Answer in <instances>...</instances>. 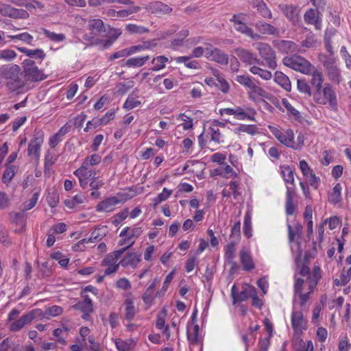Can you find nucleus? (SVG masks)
<instances>
[{
	"label": "nucleus",
	"instance_id": "obj_10",
	"mask_svg": "<svg viewBox=\"0 0 351 351\" xmlns=\"http://www.w3.org/2000/svg\"><path fill=\"white\" fill-rule=\"evenodd\" d=\"M234 53L239 60L245 65H265L263 61L258 58L257 56L249 49L239 47L234 49Z\"/></svg>",
	"mask_w": 351,
	"mask_h": 351
},
{
	"label": "nucleus",
	"instance_id": "obj_34",
	"mask_svg": "<svg viewBox=\"0 0 351 351\" xmlns=\"http://www.w3.org/2000/svg\"><path fill=\"white\" fill-rule=\"evenodd\" d=\"M101 160V157L99 154H92L85 158L79 169H84V171H86L89 167L98 165Z\"/></svg>",
	"mask_w": 351,
	"mask_h": 351
},
{
	"label": "nucleus",
	"instance_id": "obj_64",
	"mask_svg": "<svg viewBox=\"0 0 351 351\" xmlns=\"http://www.w3.org/2000/svg\"><path fill=\"white\" fill-rule=\"evenodd\" d=\"M47 201L48 204L51 207H56L59 202V195L58 193L53 191L48 193L47 197Z\"/></svg>",
	"mask_w": 351,
	"mask_h": 351
},
{
	"label": "nucleus",
	"instance_id": "obj_18",
	"mask_svg": "<svg viewBox=\"0 0 351 351\" xmlns=\"http://www.w3.org/2000/svg\"><path fill=\"white\" fill-rule=\"evenodd\" d=\"M278 7L282 13L286 16V17L293 23H296L299 21L300 9L298 6H294L293 5L280 4Z\"/></svg>",
	"mask_w": 351,
	"mask_h": 351
},
{
	"label": "nucleus",
	"instance_id": "obj_16",
	"mask_svg": "<svg viewBox=\"0 0 351 351\" xmlns=\"http://www.w3.org/2000/svg\"><path fill=\"white\" fill-rule=\"evenodd\" d=\"M319 11L313 8L306 10L304 15V20L306 23L313 25L316 29L322 28V19L319 16Z\"/></svg>",
	"mask_w": 351,
	"mask_h": 351
},
{
	"label": "nucleus",
	"instance_id": "obj_36",
	"mask_svg": "<svg viewBox=\"0 0 351 351\" xmlns=\"http://www.w3.org/2000/svg\"><path fill=\"white\" fill-rule=\"evenodd\" d=\"M89 29L94 34H100L106 32L104 22L101 19H91L88 22Z\"/></svg>",
	"mask_w": 351,
	"mask_h": 351
},
{
	"label": "nucleus",
	"instance_id": "obj_4",
	"mask_svg": "<svg viewBox=\"0 0 351 351\" xmlns=\"http://www.w3.org/2000/svg\"><path fill=\"white\" fill-rule=\"evenodd\" d=\"M23 72L25 81L37 82L45 78L43 71L38 69L34 61L27 59L23 62Z\"/></svg>",
	"mask_w": 351,
	"mask_h": 351
},
{
	"label": "nucleus",
	"instance_id": "obj_30",
	"mask_svg": "<svg viewBox=\"0 0 351 351\" xmlns=\"http://www.w3.org/2000/svg\"><path fill=\"white\" fill-rule=\"evenodd\" d=\"M237 241H231L226 246L225 249L224 257L229 264H232L233 266H237V263L233 261L235 257V246L237 245Z\"/></svg>",
	"mask_w": 351,
	"mask_h": 351
},
{
	"label": "nucleus",
	"instance_id": "obj_6",
	"mask_svg": "<svg viewBox=\"0 0 351 351\" xmlns=\"http://www.w3.org/2000/svg\"><path fill=\"white\" fill-rule=\"evenodd\" d=\"M282 62L284 65L304 74H308L312 71L311 64L300 56L285 57Z\"/></svg>",
	"mask_w": 351,
	"mask_h": 351
},
{
	"label": "nucleus",
	"instance_id": "obj_8",
	"mask_svg": "<svg viewBox=\"0 0 351 351\" xmlns=\"http://www.w3.org/2000/svg\"><path fill=\"white\" fill-rule=\"evenodd\" d=\"M132 193H123L120 195L122 197L121 199H118L117 197H108L101 202H99L97 206V211H104V212H110L113 210L114 207L121 202L122 201H125L128 199H131L137 193L136 191H132Z\"/></svg>",
	"mask_w": 351,
	"mask_h": 351
},
{
	"label": "nucleus",
	"instance_id": "obj_26",
	"mask_svg": "<svg viewBox=\"0 0 351 351\" xmlns=\"http://www.w3.org/2000/svg\"><path fill=\"white\" fill-rule=\"evenodd\" d=\"M294 191L291 187H287L285 210L288 215H292L295 210L293 203Z\"/></svg>",
	"mask_w": 351,
	"mask_h": 351
},
{
	"label": "nucleus",
	"instance_id": "obj_46",
	"mask_svg": "<svg viewBox=\"0 0 351 351\" xmlns=\"http://www.w3.org/2000/svg\"><path fill=\"white\" fill-rule=\"evenodd\" d=\"M143 300L147 306H150L154 300V282H152L142 296Z\"/></svg>",
	"mask_w": 351,
	"mask_h": 351
},
{
	"label": "nucleus",
	"instance_id": "obj_12",
	"mask_svg": "<svg viewBox=\"0 0 351 351\" xmlns=\"http://www.w3.org/2000/svg\"><path fill=\"white\" fill-rule=\"evenodd\" d=\"M231 21L234 22V27L237 31L245 34L252 40H258L262 38V36L260 34L255 33L251 27L247 25L246 23L239 20L237 15H234L232 16Z\"/></svg>",
	"mask_w": 351,
	"mask_h": 351
},
{
	"label": "nucleus",
	"instance_id": "obj_52",
	"mask_svg": "<svg viewBox=\"0 0 351 351\" xmlns=\"http://www.w3.org/2000/svg\"><path fill=\"white\" fill-rule=\"evenodd\" d=\"M38 196H39V193L38 192L34 193L33 194L32 198L29 200L24 202L21 206V210L25 211V210H30L32 208H34L36 206V202H37L38 199Z\"/></svg>",
	"mask_w": 351,
	"mask_h": 351
},
{
	"label": "nucleus",
	"instance_id": "obj_49",
	"mask_svg": "<svg viewBox=\"0 0 351 351\" xmlns=\"http://www.w3.org/2000/svg\"><path fill=\"white\" fill-rule=\"evenodd\" d=\"M172 11V8L167 4L162 2H155V14L161 16L162 14L170 13Z\"/></svg>",
	"mask_w": 351,
	"mask_h": 351
},
{
	"label": "nucleus",
	"instance_id": "obj_55",
	"mask_svg": "<svg viewBox=\"0 0 351 351\" xmlns=\"http://www.w3.org/2000/svg\"><path fill=\"white\" fill-rule=\"evenodd\" d=\"M15 174V166H8L6 165V169L5 171L3 172V176H2V182L4 184L9 183L12 178L14 177Z\"/></svg>",
	"mask_w": 351,
	"mask_h": 351
},
{
	"label": "nucleus",
	"instance_id": "obj_47",
	"mask_svg": "<svg viewBox=\"0 0 351 351\" xmlns=\"http://www.w3.org/2000/svg\"><path fill=\"white\" fill-rule=\"evenodd\" d=\"M73 173L78 178L81 187L85 189L87 186L88 179L86 171H84V169H77Z\"/></svg>",
	"mask_w": 351,
	"mask_h": 351
},
{
	"label": "nucleus",
	"instance_id": "obj_24",
	"mask_svg": "<svg viewBox=\"0 0 351 351\" xmlns=\"http://www.w3.org/2000/svg\"><path fill=\"white\" fill-rule=\"evenodd\" d=\"M106 234V227L95 228L88 239H84L79 242L80 244L93 243L101 240Z\"/></svg>",
	"mask_w": 351,
	"mask_h": 351
},
{
	"label": "nucleus",
	"instance_id": "obj_59",
	"mask_svg": "<svg viewBox=\"0 0 351 351\" xmlns=\"http://www.w3.org/2000/svg\"><path fill=\"white\" fill-rule=\"evenodd\" d=\"M28 317H30L31 322L34 320L36 318H40V319H49V317L46 314V310L45 311H43L40 308L34 309L28 313H27Z\"/></svg>",
	"mask_w": 351,
	"mask_h": 351
},
{
	"label": "nucleus",
	"instance_id": "obj_61",
	"mask_svg": "<svg viewBox=\"0 0 351 351\" xmlns=\"http://www.w3.org/2000/svg\"><path fill=\"white\" fill-rule=\"evenodd\" d=\"M178 119L182 121L181 125L182 126L184 130H190L193 128V119L190 117L185 114L184 113L180 114L179 115Z\"/></svg>",
	"mask_w": 351,
	"mask_h": 351
},
{
	"label": "nucleus",
	"instance_id": "obj_51",
	"mask_svg": "<svg viewBox=\"0 0 351 351\" xmlns=\"http://www.w3.org/2000/svg\"><path fill=\"white\" fill-rule=\"evenodd\" d=\"M46 37L53 42H61L65 40V35L63 34H56L50 32L45 28L41 29Z\"/></svg>",
	"mask_w": 351,
	"mask_h": 351
},
{
	"label": "nucleus",
	"instance_id": "obj_63",
	"mask_svg": "<svg viewBox=\"0 0 351 351\" xmlns=\"http://www.w3.org/2000/svg\"><path fill=\"white\" fill-rule=\"evenodd\" d=\"M115 345L117 348L120 351H128L130 349L132 346V341H123L120 339H117L115 341Z\"/></svg>",
	"mask_w": 351,
	"mask_h": 351
},
{
	"label": "nucleus",
	"instance_id": "obj_20",
	"mask_svg": "<svg viewBox=\"0 0 351 351\" xmlns=\"http://www.w3.org/2000/svg\"><path fill=\"white\" fill-rule=\"evenodd\" d=\"M273 43L274 47L283 53H293L298 51V45L291 40H275Z\"/></svg>",
	"mask_w": 351,
	"mask_h": 351
},
{
	"label": "nucleus",
	"instance_id": "obj_29",
	"mask_svg": "<svg viewBox=\"0 0 351 351\" xmlns=\"http://www.w3.org/2000/svg\"><path fill=\"white\" fill-rule=\"evenodd\" d=\"M283 137L279 139V141L288 147L294 149H299V146L295 145L294 133L292 130H287L282 133Z\"/></svg>",
	"mask_w": 351,
	"mask_h": 351
},
{
	"label": "nucleus",
	"instance_id": "obj_31",
	"mask_svg": "<svg viewBox=\"0 0 351 351\" xmlns=\"http://www.w3.org/2000/svg\"><path fill=\"white\" fill-rule=\"evenodd\" d=\"M124 305L125 306V317L128 321H131L134 319L137 311L134 302L131 298H128L125 299Z\"/></svg>",
	"mask_w": 351,
	"mask_h": 351
},
{
	"label": "nucleus",
	"instance_id": "obj_50",
	"mask_svg": "<svg viewBox=\"0 0 351 351\" xmlns=\"http://www.w3.org/2000/svg\"><path fill=\"white\" fill-rule=\"evenodd\" d=\"M235 130L237 133L242 132L247 133L250 135H254L258 133V128L254 125L241 124L238 128L235 129Z\"/></svg>",
	"mask_w": 351,
	"mask_h": 351
},
{
	"label": "nucleus",
	"instance_id": "obj_48",
	"mask_svg": "<svg viewBox=\"0 0 351 351\" xmlns=\"http://www.w3.org/2000/svg\"><path fill=\"white\" fill-rule=\"evenodd\" d=\"M149 59V56H145L141 58H130L126 62V65L129 67H138L143 66L145 62Z\"/></svg>",
	"mask_w": 351,
	"mask_h": 351
},
{
	"label": "nucleus",
	"instance_id": "obj_2",
	"mask_svg": "<svg viewBox=\"0 0 351 351\" xmlns=\"http://www.w3.org/2000/svg\"><path fill=\"white\" fill-rule=\"evenodd\" d=\"M314 101L322 105L329 104L330 108L335 111L337 110V100L335 90L329 84H325L324 86L319 91L313 92Z\"/></svg>",
	"mask_w": 351,
	"mask_h": 351
},
{
	"label": "nucleus",
	"instance_id": "obj_21",
	"mask_svg": "<svg viewBox=\"0 0 351 351\" xmlns=\"http://www.w3.org/2000/svg\"><path fill=\"white\" fill-rule=\"evenodd\" d=\"M73 307L84 313L82 316L83 319H86L87 316L93 311L92 300L87 295H84V300L77 302Z\"/></svg>",
	"mask_w": 351,
	"mask_h": 351
},
{
	"label": "nucleus",
	"instance_id": "obj_22",
	"mask_svg": "<svg viewBox=\"0 0 351 351\" xmlns=\"http://www.w3.org/2000/svg\"><path fill=\"white\" fill-rule=\"evenodd\" d=\"M43 143V139L41 136L34 137L28 145V155L32 156L36 159L39 158L40 146Z\"/></svg>",
	"mask_w": 351,
	"mask_h": 351
},
{
	"label": "nucleus",
	"instance_id": "obj_45",
	"mask_svg": "<svg viewBox=\"0 0 351 351\" xmlns=\"http://www.w3.org/2000/svg\"><path fill=\"white\" fill-rule=\"evenodd\" d=\"M85 199L84 195L82 194L76 195L71 199H66L64 204L68 208H73L75 205L84 203Z\"/></svg>",
	"mask_w": 351,
	"mask_h": 351
},
{
	"label": "nucleus",
	"instance_id": "obj_19",
	"mask_svg": "<svg viewBox=\"0 0 351 351\" xmlns=\"http://www.w3.org/2000/svg\"><path fill=\"white\" fill-rule=\"evenodd\" d=\"M141 254L138 252H128L119 261L120 265L123 267L131 266L136 268L141 261Z\"/></svg>",
	"mask_w": 351,
	"mask_h": 351
},
{
	"label": "nucleus",
	"instance_id": "obj_44",
	"mask_svg": "<svg viewBox=\"0 0 351 351\" xmlns=\"http://www.w3.org/2000/svg\"><path fill=\"white\" fill-rule=\"evenodd\" d=\"M8 2L18 6H25L26 8L41 7V3L38 1L29 0H7Z\"/></svg>",
	"mask_w": 351,
	"mask_h": 351
},
{
	"label": "nucleus",
	"instance_id": "obj_32",
	"mask_svg": "<svg viewBox=\"0 0 351 351\" xmlns=\"http://www.w3.org/2000/svg\"><path fill=\"white\" fill-rule=\"evenodd\" d=\"M324 82V77L321 72L317 71H313L311 80V84L313 87V92H317L322 88V84Z\"/></svg>",
	"mask_w": 351,
	"mask_h": 351
},
{
	"label": "nucleus",
	"instance_id": "obj_62",
	"mask_svg": "<svg viewBox=\"0 0 351 351\" xmlns=\"http://www.w3.org/2000/svg\"><path fill=\"white\" fill-rule=\"evenodd\" d=\"M216 81L217 83L215 86L217 87L219 90L222 91L223 93H227L229 91L230 85L223 77L217 76Z\"/></svg>",
	"mask_w": 351,
	"mask_h": 351
},
{
	"label": "nucleus",
	"instance_id": "obj_60",
	"mask_svg": "<svg viewBox=\"0 0 351 351\" xmlns=\"http://www.w3.org/2000/svg\"><path fill=\"white\" fill-rule=\"evenodd\" d=\"M230 239L231 241H237V243L239 242V241L241 239V221H237L234 225L232 226L231 229V234H230Z\"/></svg>",
	"mask_w": 351,
	"mask_h": 351
},
{
	"label": "nucleus",
	"instance_id": "obj_39",
	"mask_svg": "<svg viewBox=\"0 0 351 351\" xmlns=\"http://www.w3.org/2000/svg\"><path fill=\"white\" fill-rule=\"evenodd\" d=\"M104 184V182L101 180H93L90 183V187L92 190L90 193V196L94 199H97L100 196V192L98 191V189L103 186Z\"/></svg>",
	"mask_w": 351,
	"mask_h": 351
},
{
	"label": "nucleus",
	"instance_id": "obj_58",
	"mask_svg": "<svg viewBox=\"0 0 351 351\" xmlns=\"http://www.w3.org/2000/svg\"><path fill=\"white\" fill-rule=\"evenodd\" d=\"M317 39L315 38V35L311 32H310L306 36L305 39L302 41L301 46L306 48H311L315 47Z\"/></svg>",
	"mask_w": 351,
	"mask_h": 351
},
{
	"label": "nucleus",
	"instance_id": "obj_7",
	"mask_svg": "<svg viewBox=\"0 0 351 351\" xmlns=\"http://www.w3.org/2000/svg\"><path fill=\"white\" fill-rule=\"evenodd\" d=\"M142 232L141 228L130 229L129 227H125L123 228L119 234L122 238L119 241V245L123 246L120 250L125 252L134 243L136 239L142 234Z\"/></svg>",
	"mask_w": 351,
	"mask_h": 351
},
{
	"label": "nucleus",
	"instance_id": "obj_40",
	"mask_svg": "<svg viewBox=\"0 0 351 351\" xmlns=\"http://www.w3.org/2000/svg\"><path fill=\"white\" fill-rule=\"evenodd\" d=\"M18 50L29 57H36L39 59H43L45 56L44 51L39 49H28L25 47H18Z\"/></svg>",
	"mask_w": 351,
	"mask_h": 351
},
{
	"label": "nucleus",
	"instance_id": "obj_33",
	"mask_svg": "<svg viewBox=\"0 0 351 351\" xmlns=\"http://www.w3.org/2000/svg\"><path fill=\"white\" fill-rule=\"evenodd\" d=\"M30 317L25 314L21 317L19 319L16 320L10 326L12 331L16 332L22 329L25 325L31 322Z\"/></svg>",
	"mask_w": 351,
	"mask_h": 351
},
{
	"label": "nucleus",
	"instance_id": "obj_37",
	"mask_svg": "<svg viewBox=\"0 0 351 351\" xmlns=\"http://www.w3.org/2000/svg\"><path fill=\"white\" fill-rule=\"evenodd\" d=\"M341 186L337 184L332 189V191L328 195V201L336 204L341 201Z\"/></svg>",
	"mask_w": 351,
	"mask_h": 351
},
{
	"label": "nucleus",
	"instance_id": "obj_25",
	"mask_svg": "<svg viewBox=\"0 0 351 351\" xmlns=\"http://www.w3.org/2000/svg\"><path fill=\"white\" fill-rule=\"evenodd\" d=\"M239 256L244 270L249 271L254 268V264L249 252L241 250Z\"/></svg>",
	"mask_w": 351,
	"mask_h": 351
},
{
	"label": "nucleus",
	"instance_id": "obj_42",
	"mask_svg": "<svg viewBox=\"0 0 351 351\" xmlns=\"http://www.w3.org/2000/svg\"><path fill=\"white\" fill-rule=\"evenodd\" d=\"M256 8L257 11L263 18L269 19L272 18L271 12L262 0L257 1Z\"/></svg>",
	"mask_w": 351,
	"mask_h": 351
},
{
	"label": "nucleus",
	"instance_id": "obj_54",
	"mask_svg": "<svg viewBox=\"0 0 351 351\" xmlns=\"http://www.w3.org/2000/svg\"><path fill=\"white\" fill-rule=\"evenodd\" d=\"M297 87L300 93L306 95L308 97H311L312 95L311 87L304 80H298Z\"/></svg>",
	"mask_w": 351,
	"mask_h": 351
},
{
	"label": "nucleus",
	"instance_id": "obj_23",
	"mask_svg": "<svg viewBox=\"0 0 351 351\" xmlns=\"http://www.w3.org/2000/svg\"><path fill=\"white\" fill-rule=\"evenodd\" d=\"M234 286L232 288V295L233 298V304H236L237 302L246 301L249 298H252V295H254L255 288L254 287H249L248 288L244 289L241 291L237 296L234 295Z\"/></svg>",
	"mask_w": 351,
	"mask_h": 351
},
{
	"label": "nucleus",
	"instance_id": "obj_11",
	"mask_svg": "<svg viewBox=\"0 0 351 351\" xmlns=\"http://www.w3.org/2000/svg\"><path fill=\"white\" fill-rule=\"evenodd\" d=\"M0 14L13 19H27L29 13L23 9H17L10 5L0 2Z\"/></svg>",
	"mask_w": 351,
	"mask_h": 351
},
{
	"label": "nucleus",
	"instance_id": "obj_41",
	"mask_svg": "<svg viewBox=\"0 0 351 351\" xmlns=\"http://www.w3.org/2000/svg\"><path fill=\"white\" fill-rule=\"evenodd\" d=\"M235 80L239 84L248 89H250L252 87V86L256 82L252 77L247 75H237L235 78Z\"/></svg>",
	"mask_w": 351,
	"mask_h": 351
},
{
	"label": "nucleus",
	"instance_id": "obj_14",
	"mask_svg": "<svg viewBox=\"0 0 351 351\" xmlns=\"http://www.w3.org/2000/svg\"><path fill=\"white\" fill-rule=\"evenodd\" d=\"M291 326L297 334H302L306 329V321L301 311H293L291 315Z\"/></svg>",
	"mask_w": 351,
	"mask_h": 351
},
{
	"label": "nucleus",
	"instance_id": "obj_27",
	"mask_svg": "<svg viewBox=\"0 0 351 351\" xmlns=\"http://www.w3.org/2000/svg\"><path fill=\"white\" fill-rule=\"evenodd\" d=\"M274 81L287 91H291V84L289 78L281 71H276L274 75Z\"/></svg>",
	"mask_w": 351,
	"mask_h": 351
},
{
	"label": "nucleus",
	"instance_id": "obj_28",
	"mask_svg": "<svg viewBox=\"0 0 351 351\" xmlns=\"http://www.w3.org/2000/svg\"><path fill=\"white\" fill-rule=\"evenodd\" d=\"M269 93L263 88L258 86L256 82L252 86L248 92L249 98L255 100L257 97L268 98Z\"/></svg>",
	"mask_w": 351,
	"mask_h": 351
},
{
	"label": "nucleus",
	"instance_id": "obj_5",
	"mask_svg": "<svg viewBox=\"0 0 351 351\" xmlns=\"http://www.w3.org/2000/svg\"><path fill=\"white\" fill-rule=\"evenodd\" d=\"M259 56L265 61L267 66L270 69H276L277 67L276 55L271 47L265 43H258L256 46Z\"/></svg>",
	"mask_w": 351,
	"mask_h": 351
},
{
	"label": "nucleus",
	"instance_id": "obj_15",
	"mask_svg": "<svg viewBox=\"0 0 351 351\" xmlns=\"http://www.w3.org/2000/svg\"><path fill=\"white\" fill-rule=\"evenodd\" d=\"M254 26L258 32V34L261 36V34H263L277 36L280 33V31L277 27L264 21H258L254 24Z\"/></svg>",
	"mask_w": 351,
	"mask_h": 351
},
{
	"label": "nucleus",
	"instance_id": "obj_43",
	"mask_svg": "<svg viewBox=\"0 0 351 351\" xmlns=\"http://www.w3.org/2000/svg\"><path fill=\"white\" fill-rule=\"evenodd\" d=\"M281 174L286 183L294 185L293 171L289 166L281 167Z\"/></svg>",
	"mask_w": 351,
	"mask_h": 351
},
{
	"label": "nucleus",
	"instance_id": "obj_35",
	"mask_svg": "<svg viewBox=\"0 0 351 351\" xmlns=\"http://www.w3.org/2000/svg\"><path fill=\"white\" fill-rule=\"evenodd\" d=\"M192 57L189 56H179L176 58L178 63H184L185 66L189 69H199L201 66L197 60H190Z\"/></svg>",
	"mask_w": 351,
	"mask_h": 351
},
{
	"label": "nucleus",
	"instance_id": "obj_1",
	"mask_svg": "<svg viewBox=\"0 0 351 351\" xmlns=\"http://www.w3.org/2000/svg\"><path fill=\"white\" fill-rule=\"evenodd\" d=\"M0 75L3 78L8 80L7 86L11 90H16L25 84L21 75V68L16 64L3 66L0 68Z\"/></svg>",
	"mask_w": 351,
	"mask_h": 351
},
{
	"label": "nucleus",
	"instance_id": "obj_56",
	"mask_svg": "<svg viewBox=\"0 0 351 351\" xmlns=\"http://www.w3.org/2000/svg\"><path fill=\"white\" fill-rule=\"evenodd\" d=\"M189 31L187 29L181 30L177 35V38L172 40L171 43L174 47L181 46L183 40L189 36Z\"/></svg>",
	"mask_w": 351,
	"mask_h": 351
},
{
	"label": "nucleus",
	"instance_id": "obj_57",
	"mask_svg": "<svg viewBox=\"0 0 351 351\" xmlns=\"http://www.w3.org/2000/svg\"><path fill=\"white\" fill-rule=\"evenodd\" d=\"M243 234L247 238H250L252 236L251 217L247 213L245 215V219H244Z\"/></svg>",
	"mask_w": 351,
	"mask_h": 351
},
{
	"label": "nucleus",
	"instance_id": "obj_3",
	"mask_svg": "<svg viewBox=\"0 0 351 351\" xmlns=\"http://www.w3.org/2000/svg\"><path fill=\"white\" fill-rule=\"evenodd\" d=\"M319 60L322 62L327 73L328 79L333 83L339 84L341 80V70L337 66L336 59L332 56L322 55Z\"/></svg>",
	"mask_w": 351,
	"mask_h": 351
},
{
	"label": "nucleus",
	"instance_id": "obj_9",
	"mask_svg": "<svg viewBox=\"0 0 351 351\" xmlns=\"http://www.w3.org/2000/svg\"><path fill=\"white\" fill-rule=\"evenodd\" d=\"M123 253V250H119L108 254L105 257L102 261V265L106 267L104 270L105 275H110L117 271L120 265L118 261Z\"/></svg>",
	"mask_w": 351,
	"mask_h": 351
},
{
	"label": "nucleus",
	"instance_id": "obj_38",
	"mask_svg": "<svg viewBox=\"0 0 351 351\" xmlns=\"http://www.w3.org/2000/svg\"><path fill=\"white\" fill-rule=\"evenodd\" d=\"M250 71L254 75H258L262 79L265 80H270L272 77V74L270 71L267 70L263 69L258 66L255 65L252 66L250 68Z\"/></svg>",
	"mask_w": 351,
	"mask_h": 351
},
{
	"label": "nucleus",
	"instance_id": "obj_13",
	"mask_svg": "<svg viewBox=\"0 0 351 351\" xmlns=\"http://www.w3.org/2000/svg\"><path fill=\"white\" fill-rule=\"evenodd\" d=\"M300 169L302 174L308 180L310 185L313 186L315 189H317L320 179L319 177L315 176V174L313 172L311 168L309 167V165L305 160H303L300 162Z\"/></svg>",
	"mask_w": 351,
	"mask_h": 351
},
{
	"label": "nucleus",
	"instance_id": "obj_17",
	"mask_svg": "<svg viewBox=\"0 0 351 351\" xmlns=\"http://www.w3.org/2000/svg\"><path fill=\"white\" fill-rule=\"evenodd\" d=\"M207 54L212 57V60L220 64L221 65H227L229 62L228 55L222 50L218 48H213L211 49H206Z\"/></svg>",
	"mask_w": 351,
	"mask_h": 351
},
{
	"label": "nucleus",
	"instance_id": "obj_53",
	"mask_svg": "<svg viewBox=\"0 0 351 351\" xmlns=\"http://www.w3.org/2000/svg\"><path fill=\"white\" fill-rule=\"evenodd\" d=\"M134 86V82L133 81H128L126 82L119 83L117 86V94L119 95H123Z\"/></svg>",
	"mask_w": 351,
	"mask_h": 351
}]
</instances>
